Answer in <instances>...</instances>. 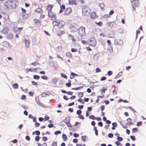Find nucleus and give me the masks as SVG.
Returning <instances> with one entry per match:
<instances>
[{
    "label": "nucleus",
    "mask_w": 146,
    "mask_h": 146,
    "mask_svg": "<svg viewBox=\"0 0 146 146\" xmlns=\"http://www.w3.org/2000/svg\"><path fill=\"white\" fill-rule=\"evenodd\" d=\"M25 47L27 48H28L30 47V42L29 39L27 40L25 39Z\"/></svg>",
    "instance_id": "11"
},
{
    "label": "nucleus",
    "mask_w": 146,
    "mask_h": 146,
    "mask_svg": "<svg viewBox=\"0 0 146 146\" xmlns=\"http://www.w3.org/2000/svg\"><path fill=\"white\" fill-rule=\"evenodd\" d=\"M66 85L67 87H70L71 86V84L70 82H68L66 83Z\"/></svg>",
    "instance_id": "53"
},
{
    "label": "nucleus",
    "mask_w": 146,
    "mask_h": 146,
    "mask_svg": "<svg viewBox=\"0 0 146 146\" xmlns=\"http://www.w3.org/2000/svg\"><path fill=\"white\" fill-rule=\"evenodd\" d=\"M68 95H72L73 94V92H71L70 91H69L68 92H67L66 93Z\"/></svg>",
    "instance_id": "63"
},
{
    "label": "nucleus",
    "mask_w": 146,
    "mask_h": 146,
    "mask_svg": "<svg viewBox=\"0 0 146 146\" xmlns=\"http://www.w3.org/2000/svg\"><path fill=\"white\" fill-rule=\"evenodd\" d=\"M36 11L37 13H39L40 14L42 13L43 12L42 10L41 9H40L39 8H37L36 9Z\"/></svg>",
    "instance_id": "24"
},
{
    "label": "nucleus",
    "mask_w": 146,
    "mask_h": 146,
    "mask_svg": "<svg viewBox=\"0 0 146 146\" xmlns=\"http://www.w3.org/2000/svg\"><path fill=\"white\" fill-rule=\"evenodd\" d=\"M62 137L64 141H65L67 140V137L66 135L65 134H63L62 135Z\"/></svg>",
    "instance_id": "32"
},
{
    "label": "nucleus",
    "mask_w": 146,
    "mask_h": 146,
    "mask_svg": "<svg viewBox=\"0 0 146 146\" xmlns=\"http://www.w3.org/2000/svg\"><path fill=\"white\" fill-rule=\"evenodd\" d=\"M69 0V4L70 5H76L77 3L76 2V0Z\"/></svg>",
    "instance_id": "12"
},
{
    "label": "nucleus",
    "mask_w": 146,
    "mask_h": 146,
    "mask_svg": "<svg viewBox=\"0 0 146 146\" xmlns=\"http://www.w3.org/2000/svg\"><path fill=\"white\" fill-rule=\"evenodd\" d=\"M53 7V5H49L47 7V10L48 11V12L52 11V9Z\"/></svg>",
    "instance_id": "15"
},
{
    "label": "nucleus",
    "mask_w": 146,
    "mask_h": 146,
    "mask_svg": "<svg viewBox=\"0 0 146 146\" xmlns=\"http://www.w3.org/2000/svg\"><path fill=\"white\" fill-rule=\"evenodd\" d=\"M108 51L110 52H113V48L112 47L111 45L108 46Z\"/></svg>",
    "instance_id": "25"
},
{
    "label": "nucleus",
    "mask_w": 146,
    "mask_h": 146,
    "mask_svg": "<svg viewBox=\"0 0 146 146\" xmlns=\"http://www.w3.org/2000/svg\"><path fill=\"white\" fill-rule=\"evenodd\" d=\"M94 129L95 131V133L96 136H98V130L97 129L96 127L95 126L94 127Z\"/></svg>",
    "instance_id": "36"
},
{
    "label": "nucleus",
    "mask_w": 146,
    "mask_h": 146,
    "mask_svg": "<svg viewBox=\"0 0 146 146\" xmlns=\"http://www.w3.org/2000/svg\"><path fill=\"white\" fill-rule=\"evenodd\" d=\"M75 45L74 48H72L71 49V51L72 52H76L78 51V50H80L81 49V47L79 44H74Z\"/></svg>",
    "instance_id": "4"
},
{
    "label": "nucleus",
    "mask_w": 146,
    "mask_h": 146,
    "mask_svg": "<svg viewBox=\"0 0 146 146\" xmlns=\"http://www.w3.org/2000/svg\"><path fill=\"white\" fill-rule=\"evenodd\" d=\"M78 96L80 98L83 97V93L81 92H79L78 94Z\"/></svg>",
    "instance_id": "34"
},
{
    "label": "nucleus",
    "mask_w": 146,
    "mask_h": 146,
    "mask_svg": "<svg viewBox=\"0 0 146 146\" xmlns=\"http://www.w3.org/2000/svg\"><path fill=\"white\" fill-rule=\"evenodd\" d=\"M61 133V132L60 131H56L54 132V134L55 135H57L58 134H60Z\"/></svg>",
    "instance_id": "49"
},
{
    "label": "nucleus",
    "mask_w": 146,
    "mask_h": 146,
    "mask_svg": "<svg viewBox=\"0 0 146 146\" xmlns=\"http://www.w3.org/2000/svg\"><path fill=\"white\" fill-rule=\"evenodd\" d=\"M114 24V23L113 22H107L106 23V26L108 27H112Z\"/></svg>",
    "instance_id": "16"
},
{
    "label": "nucleus",
    "mask_w": 146,
    "mask_h": 146,
    "mask_svg": "<svg viewBox=\"0 0 146 146\" xmlns=\"http://www.w3.org/2000/svg\"><path fill=\"white\" fill-rule=\"evenodd\" d=\"M101 71V70L99 68H97L96 69V72L98 73V72H100Z\"/></svg>",
    "instance_id": "55"
},
{
    "label": "nucleus",
    "mask_w": 146,
    "mask_h": 146,
    "mask_svg": "<svg viewBox=\"0 0 146 146\" xmlns=\"http://www.w3.org/2000/svg\"><path fill=\"white\" fill-rule=\"evenodd\" d=\"M108 137L110 138H112L113 137V135L112 133H110L108 134Z\"/></svg>",
    "instance_id": "62"
},
{
    "label": "nucleus",
    "mask_w": 146,
    "mask_h": 146,
    "mask_svg": "<svg viewBox=\"0 0 146 146\" xmlns=\"http://www.w3.org/2000/svg\"><path fill=\"white\" fill-rule=\"evenodd\" d=\"M58 26L59 28H62L63 26L64 25V22L62 21H58Z\"/></svg>",
    "instance_id": "13"
},
{
    "label": "nucleus",
    "mask_w": 146,
    "mask_h": 146,
    "mask_svg": "<svg viewBox=\"0 0 146 146\" xmlns=\"http://www.w3.org/2000/svg\"><path fill=\"white\" fill-rule=\"evenodd\" d=\"M130 137L131 139L132 140H133V141H134L135 140V136L131 135V136Z\"/></svg>",
    "instance_id": "59"
},
{
    "label": "nucleus",
    "mask_w": 146,
    "mask_h": 146,
    "mask_svg": "<svg viewBox=\"0 0 146 146\" xmlns=\"http://www.w3.org/2000/svg\"><path fill=\"white\" fill-rule=\"evenodd\" d=\"M42 140H43V141H46L48 140L47 138L45 136L43 137H42Z\"/></svg>",
    "instance_id": "47"
},
{
    "label": "nucleus",
    "mask_w": 146,
    "mask_h": 146,
    "mask_svg": "<svg viewBox=\"0 0 146 146\" xmlns=\"http://www.w3.org/2000/svg\"><path fill=\"white\" fill-rule=\"evenodd\" d=\"M41 78L42 79L45 80L47 79L48 78L45 75L42 76H41Z\"/></svg>",
    "instance_id": "44"
},
{
    "label": "nucleus",
    "mask_w": 146,
    "mask_h": 146,
    "mask_svg": "<svg viewBox=\"0 0 146 146\" xmlns=\"http://www.w3.org/2000/svg\"><path fill=\"white\" fill-rule=\"evenodd\" d=\"M12 86L13 88L16 89H17L18 88L19 86L18 84L15 83L13 84Z\"/></svg>",
    "instance_id": "31"
},
{
    "label": "nucleus",
    "mask_w": 146,
    "mask_h": 146,
    "mask_svg": "<svg viewBox=\"0 0 146 146\" xmlns=\"http://www.w3.org/2000/svg\"><path fill=\"white\" fill-rule=\"evenodd\" d=\"M70 30L71 31L74 32L77 30V25L75 24H72L70 26Z\"/></svg>",
    "instance_id": "6"
},
{
    "label": "nucleus",
    "mask_w": 146,
    "mask_h": 146,
    "mask_svg": "<svg viewBox=\"0 0 146 146\" xmlns=\"http://www.w3.org/2000/svg\"><path fill=\"white\" fill-rule=\"evenodd\" d=\"M78 102H81V103L82 104H84V101H82V99L80 98L78 99Z\"/></svg>",
    "instance_id": "50"
},
{
    "label": "nucleus",
    "mask_w": 146,
    "mask_h": 146,
    "mask_svg": "<svg viewBox=\"0 0 146 146\" xmlns=\"http://www.w3.org/2000/svg\"><path fill=\"white\" fill-rule=\"evenodd\" d=\"M89 41L90 43H89V45L90 46H94L96 45V42L94 39H91Z\"/></svg>",
    "instance_id": "8"
},
{
    "label": "nucleus",
    "mask_w": 146,
    "mask_h": 146,
    "mask_svg": "<svg viewBox=\"0 0 146 146\" xmlns=\"http://www.w3.org/2000/svg\"><path fill=\"white\" fill-rule=\"evenodd\" d=\"M49 117L47 115H46L44 117V121H46L48 120L49 119Z\"/></svg>",
    "instance_id": "42"
},
{
    "label": "nucleus",
    "mask_w": 146,
    "mask_h": 146,
    "mask_svg": "<svg viewBox=\"0 0 146 146\" xmlns=\"http://www.w3.org/2000/svg\"><path fill=\"white\" fill-rule=\"evenodd\" d=\"M60 9H61V10H64L65 9V6L63 5H62L60 6Z\"/></svg>",
    "instance_id": "48"
},
{
    "label": "nucleus",
    "mask_w": 146,
    "mask_h": 146,
    "mask_svg": "<svg viewBox=\"0 0 146 146\" xmlns=\"http://www.w3.org/2000/svg\"><path fill=\"white\" fill-rule=\"evenodd\" d=\"M72 10L71 7L67 8L64 11V14L66 15H70L72 12Z\"/></svg>",
    "instance_id": "5"
},
{
    "label": "nucleus",
    "mask_w": 146,
    "mask_h": 146,
    "mask_svg": "<svg viewBox=\"0 0 146 146\" xmlns=\"http://www.w3.org/2000/svg\"><path fill=\"white\" fill-rule=\"evenodd\" d=\"M132 120L131 119L129 118L127 119V122L126 123V124L127 125H133V122H131V121Z\"/></svg>",
    "instance_id": "14"
},
{
    "label": "nucleus",
    "mask_w": 146,
    "mask_h": 146,
    "mask_svg": "<svg viewBox=\"0 0 146 146\" xmlns=\"http://www.w3.org/2000/svg\"><path fill=\"white\" fill-rule=\"evenodd\" d=\"M34 78L36 80H38L40 78V76L37 75H34L33 76Z\"/></svg>",
    "instance_id": "40"
},
{
    "label": "nucleus",
    "mask_w": 146,
    "mask_h": 146,
    "mask_svg": "<svg viewBox=\"0 0 146 146\" xmlns=\"http://www.w3.org/2000/svg\"><path fill=\"white\" fill-rule=\"evenodd\" d=\"M18 4L16 0H7L5 3V6L8 9H13L15 8Z\"/></svg>",
    "instance_id": "1"
},
{
    "label": "nucleus",
    "mask_w": 146,
    "mask_h": 146,
    "mask_svg": "<svg viewBox=\"0 0 146 146\" xmlns=\"http://www.w3.org/2000/svg\"><path fill=\"white\" fill-rule=\"evenodd\" d=\"M86 136H83L82 137V139L84 142L86 141Z\"/></svg>",
    "instance_id": "56"
},
{
    "label": "nucleus",
    "mask_w": 146,
    "mask_h": 146,
    "mask_svg": "<svg viewBox=\"0 0 146 146\" xmlns=\"http://www.w3.org/2000/svg\"><path fill=\"white\" fill-rule=\"evenodd\" d=\"M30 64L33 65L34 66H36L37 65L39 64L36 62H34L31 63Z\"/></svg>",
    "instance_id": "39"
},
{
    "label": "nucleus",
    "mask_w": 146,
    "mask_h": 146,
    "mask_svg": "<svg viewBox=\"0 0 146 146\" xmlns=\"http://www.w3.org/2000/svg\"><path fill=\"white\" fill-rule=\"evenodd\" d=\"M22 16L23 18L24 19H27L28 17V15L26 13L23 14Z\"/></svg>",
    "instance_id": "26"
},
{
    "label": "nucleus",
    "mask_w": 146,
    "mask_h": 146,
    "mask_svg": "<svg viewBox=\"0 0 146 146\" xmlns=\"http://www.w3.org/2000/svg\"><path fill=\"white\" fill-rule=\"evenodd\" d=\"M90 16L91 18L92 19H95L96 17V13L94 12H92L91 13Z\"/></svg>",
    "instance_id": "19"
},
{
    "label": "nucleus",
    "mask_w": 146,
    "mask_h": 146,
    "mask_svg": "<svg viewBox=\"0 0 146 146\" xmlns=\"http://www.w3.org/2000/svg\"><path fill=\"white\" fill-rule=\"evenodd\" d=\"M138 128H134L132 129V131L134 133H136L138 131Z\"/></svg>",
    "instance_id": "43"
},
{
    "label": "nucleus",
    "mask_w": 146,
    "mask_h": 146,
    "mask_svg": "<svg viewBox=\"0 0 146 146\" xmlns=\"http://www.w3.org/2000/svg\"><path fill=\"white\" fill-rule=\"evenodd\" d=\"M78 117L80 119H84V117L82 115H80L78 116Z\"/></svg>",
    "instance_id": "61"
},
{
    "label": "nucleus",
    "mask_w": 146,
    "mask_h": 146,
    "mask_svg": "<svg viewBox=\"0 0 146 146\" xmlns=\"http://www.w3.org/2000/svg\"><path fill=\"white\" fill-rule=\"evenodd\" d=\"M117 139L119 141H122L123 140V138L119 136L118 137Z\"/></svg>",
    "instance_id": "52"
},
{
    "label": "nucleus",
    "mask_w": 146,
    "mask_h": 146,
    "mask_svg": "<svg viewBox=\"0 0 146 146\" xmlns=\"http://www.w3.org/2000/svg\"><path fill=\"white\" fill-rule=\"evenodd\" d=\"M48 16L51 18L52 20H55L56 18L55 13L52 11L48 12Z\"/></svg>",
    "instance_id": "3"
},
{
    "label": "nucleus",
    "mask_w": 146,
    "mask_h": 146,
    "mask_svg": "<svg viewBox=\"0 0 146 146\" xmlns=\"http://www.w3.org/2000/svg\"><path fill=\"white\" fill-rule=\"evenodd\" d=\"M69 121L70 120H69V121L67 122L65 121V122L67 124V125L68 127H71L72 126V125L70 123Z\"/></svg>",
    "instance_id": "37"
},
{
    "label": "nucleus",
    "mask_w": 146,
    "mask_h": 146,
    "mask_svg": "<svg viewBox=\"0 0 146 146\" xmlns=\"http://www.w3.org/2000/svg\"><path fill=\"white\" fill-rule=\"evenodd\" d=\"M112 73H113L111 71H109L108 72V75L109 76H110L111 75H112Z\"/></svg>",
    "instance_id": "60"
},
{
    "label": "nucleus",
    "mask_w": 146,
    "mask_h": 146,
    "mask_svg": "<svg viewBox=\"0 0 146 146\" xmlns=\"http://www.w3.org/2000/svg\"><path fill=\"white\" fill-rule=\"evenodd\" d=\"M79 35L81 36H84L86 35L85 28L83 27H80L78 29Z\"/></svg>",
    "instance_id": "2"
},
{
    "label": "nucleus",
    "mask_w": 146,
    "mask_h": 146,
    "mask_svg": "<svg viewBox=\"0 0 146 146\" xmlns=\"http://www.w3.org/2000/svg\"><path fill=\"white\" fill-rule=\"evenodd\" d=\"M57 50L58 52H61L62 51V48L60 46H58L57 47Z\"/></svg>",
    "instance_id": "45"
},
{
    "label": "nucleus",
    "mask_w": 146,
    "mask_h": 146,
    "mask_svg": "<svg viewBox=\"0 0 146 146\" xmlns=\"http://www.w3.org/2000/svg\"><path fill=\"white\" fill-rule=\"evenodd\" d=\"M65 33V32L63 31H61L59 30L58 31L57 34L59 36L62 35L63 34Z\"/></svg>",
    "instance_id": "20"
},
{
    "label": "nucleus",
    "mask_w": 146,
    "mask_h": 146,
    "mask_svg": "<svg viewBox=\"0 0 146 146\" xmlns=\"http://www.w3.org/2000/svg\"><path fill=\"white\" fill-rule=\"evenodd\" d=\"M3 45L5 47H8L9 46V44L7 42L5 41L3 42Z\"/></svg>",
    "instance_id": "28"
},
{
    "label": "nucleus",
    "mask_w": 146,
    "mask_h": 146,
    "mask_svg": "<svg viewBox=\"0 0 146 146\" xmlns=\"http://www.w3.org/2000/svg\"><path fill=\"white\" fill-rule=\"evenodd\" d=\"M123 42L122 40H115L114 44L115 45H121L123 44Z\"/></svg>",
    "instance_id": "9"
},
{
    "label": "nucleus",
    "mask_w": 146,
    "mask_h": 146,
    "mask_svg": "<svg viewBox=\"0 0 146 146\" xmlns=\"http://www.w3.org/2000/svg\"><path fill=\"white\" fill-rule=\"evenodd\" d=\"M69 36L71 38L73 42H75L76 41V40L74 39V37L73 36L70 35H69Z\"/></svg>",
    "instance_id": "41"
},
{
    "label": "nucleus",
    "mask_w": 146,
    "mask_h": 146,
    "mask_svg": "<svg viewBox=\"0 0 146 146\" xmlns=\"http://www.w3.org/2000/svg\"><path fill=\"white\" fill-rule=\"evenodd\" d=\"M33 21L36 24L38 25L39 24H40L41 21L37 19H34L33 20Z\"/></svg>",
    "instance_id": "29"
},
{
    "label": "nucleus",
    "mask_w": 146,
    "mask_h": 146,
    "mask_svg": "<svg viewBox=\"0 0 146 146\" xmlns=\"http://www.w3.org/2000/svg\"><path fill=\"white\" fill-rule=\"evenodd\" d=\"M61 75L62 77H64V78L65 79L67 78V76L64 74H63V73H61Z\"/></svg>",
    "instance_id": "46"
},
{
    "label": "nucleus",
    "mask_w": 146,
    "mask_h": 146,
    "mask_svg": "<svg viewBox=\"0 0 146 146\" xmlns=\"http://www.w3.org/2000/svg\"><path fill=\"white\" fill-rule=\"evenodd\" d=\"M82 12L84 15H87L90 13V9L87 8H84L82 9Z\"/></svg>",
    "instance_id": "7"
},
{
    "label": "nucleus",
    "mask_w": 146,
    "mask_h": 146,
    "mask_svg": "<svg viewBox=\"0 0 146 146\" xmlns=\"http://www.w3.org/2000/svg\"><path fill=\"white\" fill-rule=\"evenodd\" d=\"M115 33L114 32L111 31L109 34V36L110 38H114L115 36Z\"/></svg>",
    "instance_id": "22"
},
{
    "label": "nucleus",
    "mask_w": 146,
    "mask_h": 146,
    "mask_svg": "<svg viewBox=\"0 0 146 146\" xmlns=\"http://www.w3.org/2000/svg\"><path fill=\"white\" fill-rule=\"evenodd\" d=\"M58 81V79L56 78H54L52 80V82L53 84L56 83Z\"/></svg>",
    "instance_id": "38"
},
{
    "label": "nucleus",
    "mask_w": 146,
    "mask_h": 146,
    "mask_svg": "<svg viewBox=\"0 0 146 146\" xmlns=\"http://www.w3.org/2000/svg\"><path fill=\"white\" fill-rule=\"evenodd\" d=\"M38 68H27L26 69V71L27 72H28L29 71L31 72H33L35 71H36L37 70V69Z\"/></svg>",
    "instance_id": "18"
},
{
    "label": "nucleus",
    "mask_w": 146,
    "mask_h": 146,
    "mask_svg": "<svg viewBox=\"0 0 146 146\" xmlns=\"http://www.w3.org/2000/svg\"><path fill=\"white\" fill-rule=\"evenodd\" d=\"M51 146H57V143L55 142H53Z\"/></svg>",
    "instance_id": "64"
},
{
    "label": "nucleus",
    "mask_w": 146,
    "mask_h": 146,
    "mask_svg": "<svg viewBox=\"0 0 146 146\" xmlns=\"http://www.w3.org/2000/svg\"><path fill=\"white\" fill-rule=\"evenodd\" d=\"M77 75L76 74L73 72H71V75L70 76V78L71 79H72L74 77V76Z\"/></svg>",
    "instance_id": "35"
},
{
    "label": "nucleus",
    "mask_w": 146,
    "mask_h": 146,
    "mask_svg": "<svg viewBox=\"0 0 146 146\" xmlns=\"http://www.w3.org/2000/svg\"><path fill=\"white\" fill-rule=\"evenodd\" d=\"M40 139V137L38 136H36L35 137V139L36 141H39Z\"/></svg>",
    "instance_id": "57"
},
{
    "label": "nucleus",
    "mask_w": 146,
    "mask_h": 146,
    "mask_svg": "<svg viewBox=\"0 0 146 146\" xmlns=\"http://www.w3.org/2000/svg\"><path fill=\"white\" fill-rule=\"evenodd\" d=\"M89 118L94 120L95 119L96 117L94 115H92L89 116Z\"/></svg>",
    "instance_id": "54"
},
{
    "label": "nucleus",
    "mask_w": 146,
    "mask_h": 146,
    "mask_svg": "<svg viewBox=\"0 0 146 146\" xmlns=\"http://www.w3.org/2000/svg\"><path fill=\"white\" fill-rule=\"evenodd\" d=\"M52 22V24L54 26H58V21L55 20Z\"/></svg>",
    "instance_id": "21"
},
{
    "label": "nucleus",
    "mask_w": 146,
    "mask_h": 146,
    "mask_svg": "<svg viewBox=\"0 0 146 146\" xmlns=\"http://www.w3.org/2000/svg\"><path fill=\"white\" fill-rule=\"evenodd\" d=\"M142 125V122L141 121H139L137 123V125L138 126H139L140 125Z\"/></svg>",
    "instance_id": "51"
},
{
    "label": "nucleus",
    "mask_w": 146,
    "mask_h": 146,
    "mask_svg": "<svg viewBox=\"0 0 146 146\" xmlns=\"http://www.w3.org/2000/svg\"><path fill=\"white\" fill-rule=\"evenodd\" d=\"M95 23L99 26H102L103 25V23L101 21H100L98 23L95 22Z\"/></svg>",
    "instance_id": "33"
},
{
    "label": "nucleus",
    "mask_w": 146,
    "mask_h": 146,
    "mask_svg": "<svg viewBox=\"0 0 146 146\" xmlns=\"http://www.w3.org/2000/svg\"><path fill=\"white\" fill-rule=\"evenodd\" d=\"M9 30V29L7 27H3L2 31L3 33L6 34L8 33Z\"/></svg>",
    "instance_id": "17"
},
{
    "label": "nucleus",
    "mask_w": 146,
    "mask_h": 146,
    "mask_svg": "<svg viewBox=\"0 0 146 146\" xmlns=\"http://www.w3.org/2000/svg\"><path fill=\"white\" fill-rule=\"evenodd\" d=\"M82 113V111L81 110H78L76 112V113L78 115H80Z\"/></svg>",
    "instance_id": "58"
},
{
    "label": "nucleus",
    "mask_w": 146,
    "mask_h": 146,
    "mask_svg": "<svg viewBox=\"0 0 146 146\" xmlns=\"http://www.w3.org/2000/svg\"><path fill=\"white\" fill-rule=\"evenodd\" d=\"M105 7L104 4L103 3H101L99 5V7L102 10L104 9Z\"/></svg>",
    "instance_id": "23"
},
{
    "label": "nucleus",
    "mask_w": 146,
    "mask_h": 146,
    "mask_svg": "<svg viewBox=\"0 0 146 146\" xmlns=\"http://www.w3.org/2000/svg\"><path fill=\"white\" fill-rule=\"evenodd\" d=\"M83 88V86H80L78 87L73 88H72V90H77L80 89H81L82 88Z\"/></svg>",
    "instance_id": "30"
},
{
    "label": "nucleus",
    "mask_w": 146,
    "mask_h": 146,
    "mask_svg": "<svg viewBox=\"0 0 146 146\" xmlns=\"http://www.w3.org/2000/svg\"><path fill=\"white\" fill-rule=\"evenodd\" d=\"M131 3L132 6L137 7L138 5L139 1L137 0H132L131 1Z\"/></svg>",
    "instance_id": "10"
},
{
    "label": "nucleus",
    "mask_w": 146,
    "mask_h": 146,
    "mask_svg": "<svg viewBox=\"0 0 146 146\" xmlns=\"http://www.w3.org/2000/svg\"><path fill=\"white\" fill-rule=\"evenodd\" d=\"M66 56L68 58H71L72 56V54L70 52H68L66 53Z\"/></svg>",
    "instance_id": "27"
}]
</instances>
